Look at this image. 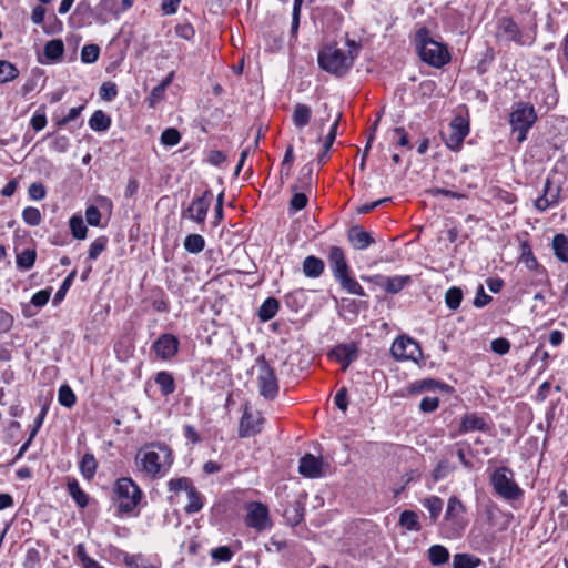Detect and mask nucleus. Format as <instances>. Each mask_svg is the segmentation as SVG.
<instances>
[{
	"instance_id": "obj_1",
	"label": "nucleus",
	"mask_w": 568,
	"mask_h": 568,
	"mask_svg": "<svg viewBox=\"0 0 568 568\" xmlns=\"http://www.w3.org/2000/svg\"><path fill=\"white\" fill-rule=\"evenodd\" d=\"M174 457L172 449L161 442L146 444L135 455V464L139 470L150 478H162L170 470Z\"/></svg>"
},
{
	"instance_id": "obj_2",
	"label": "nucleus",
	"mask_w": 568,
	"mask_h": 568,
	"mask_svg": "<svg viewBox=\"0 0 568 568\" xmlns=\"http://www.w3.org/2000/svg\"><path fill=\"white\" fill-rule=\"evenodd\" d=\"M415 45L420 59L434 67L442 68L450 61V53L447 47L429 37V30L425 27L417 30Z\"/></svg>"
},
{
	"instance_id": "obj_3",
	"label": "nucleus",
	"mask_w": 568,
	"mask_h": 568,
	"mask_svg": "<svg viewBox=\"0 0 568 568\" xmlns=\"http://www.w3.org/2000/svg\"><path fill=\"white\" fill-rule=\"evenodd\" d=\"M489 483L496 496L513 503L524 496V490L515 480V473L507 466H500L490 474Z\"/></svg>"
},
{
	"instance_id": "obj_4",
	"label": "nucleus",
	"mask_w": 568,
	"mask_h": 568,
	"mask_svg": "<svg viewBox=\"0 0 568 568\" xmlns=\"http://www.w3.org/2000/svg\"><path fill=\"white\" fill-rule=\"evenodd\" d=\"M466 507L462 500L452 496L447 503V509L442 524V534L448 539L459 538L467 527V519L465 518Z\"/></svg>"
},
{
	"instance_id": "obj_5",
	"label": "nucleus",
	"mask_w": 568,
	"mask_h": 568,
	"mask_svg": "<svg viewBox=\"0 0 568 568\" xmlns=\"http://www.w3.org/2000/svg\"><path fill=\"white\" fill-rule=\"evenodd\" d=\"M317 61L324 71L335 77H343L352 68L354 55H347L336 44H329L318 52Z\"/></svg>"
},
{
	"instance_id": "obj_6",
	"label": "nucleus",
	"mask_w": 568,
	"mask_h": 568,
	"mask_svg": "<svg viewBox=\"0 0 568 568\" xmlns=\"http://www.w3.org/2000/svg\"><path fill=\"white\" fill-rule=\"evenodd\" d=\"M256 379L260 395L267 400H274L280 390L278 379L274 368L270 365L264 355L255 359Z\"/></svg>"
},
{
	"instance_id": "obj_7",
	"label": "nucleus",
	"mask_w": 568,
	"mask_h": 568,
	"mask_svg": "<svg viewBox=\"0 0 568 568\" xmlns=\"http://www.w3.org/2000/svg\"><path fill=\"white\" fill-rule=\"evenodd\" d=\"M537 120V113L532 104L528 102H518L510 113L509 123L513 133H516V140L521 143L527 139V133Z\"/></svg>"
},
{
	"instance_id": "obj_8",
	"label": "nucleus",
	"mask_w": 568,
	"mask_h": 568,
	"mask_svg": "<svg viewBox=\"0 0 568 568\" xmlns=\"http://www.w3.org/2000/svg\"><path fill=\"white\" fill-rule=\"evenodd\" d=\"M114 493L119 504V510L122 513L132 511L142 499V490L129 477H122L116 480Z\"/></svg>"
},
{
	"instance_id": "obj_9",
	"label": "nucleus",
	"mask_w": 568,
	"mask_h": 568,
	"mask_svg": "<svg viewBox=\"0 0 568 568\" xmlns=\"http://www.w3.org/2000/svg\"><path fill=\"white\" fill-rule=\"evenodd\" d=\"M469 133V122L458 115L448 124V128L442 131L440 135L446 146L452 151H458Z\"/></svg>"
},
{
	"instance_id": "obj_10",
	"label": "nucleus",
	"mask_w": 568,
	"mask_h": 568,
	"mask_svg": "<svg viewBox=\"0 0 568 568\" xmlns=\"http://www.w3.org/2000/svg\"><path fill=\"white\" fill-rule=\"evenodd\" d=\"M134 3V0H100L97 4L93 16L99 24H106L110 17L118 19L121 13L129 10Z\"/></svg>"
},
{
	"instance_id": "obj_11",
	"label": "nucleus",
	"mask_w": 568,
	"mask_h": 568,
	"mask_svg": "<svg viewBox=\"0 0 568 568\" xmlns=\"http://www.w3.org/2000/svg\"><path fill=\"white\" fill-rule=\"evenodd\" d=\"M390 352L398 361L412 359L416 362L422 355L419 344L408 336L397 337L392 344Z\"/></svg>"
},
{
	"instance_id": "obj_12",
	"label": "nucleus",
	"mask_w": 568,
	"mask_h": 568,
	"mask_svg": "<svg viewBox=\"0 0 568 568\" xmlns=\"http://www.w3.org/2000/svg\"><path fill=\"white\" fill-rule=\"evenodd\" d=\"M247 514L245 516V524L247 527L263 531L271 527L268 516V508L262 503L253 501L246 505Z\"/></svg>"
},
{
	"instance_id": "obj_13",
	"label": "nucleus",
	"mask_w": 568,
	"mask_h": 568,
	"mask_svg": "<svg viewBox=\"0 0 568 568\" xmlns=\"http://www.w3.org/2000/svg\"><path fill=\"white\" fill-rule=\"evenodd\" d=\"M362 280L372 282L375 285L383 287L387 293L390 294H397L412 281L409 275H396L387 277L379 274L374 276H362Z\"/></svg>"
},
{
	"instance_id": "obj_14",
	"label": "nucleus",
	"mask_w": 568,
	"mask_h": 568,
	"mask_svg": "<svg viewBox=\"0 0 568 568\" xmlns=\"http://www.w3.org/2000/svg\"><path fill=\"white\" fill-rule=\"evenodd\" d=\"M561 193V185L555 183L554 180L548 176L545 181L542 194L536 199L535 207L545 212L550 206L557 205Z\"/></svg>"
},
{
	"instance_id": "obj_15",
	"label": "nucleus",
	"mask_w": 568,
	"mask_h": 568,
	"mask_svg": "<svg viewBox=\"0 0 568 568\" xmlns=\"http://www.w3.org/2000/svg\"><path fill=\"white\" fill-rule=\"evenodd\" d=\"M263 423L264 418L261 413H253L248 406H245L240 420L239 436L245 438L258 434L262 430Z\"/></svg>"
},
{
	"instance_id": "obj_16",
	"label": "nucleus",
	"mask_w": 568,
	"mask_h": 568,
	"mask_svg": "<svg viewBox=\"0 0 568 568\" xmlns=\"http://www.w3.org/2000/svg\"><path fill=\"white\" fill-rule=\"evenodd\" d=\"M326 467H328V464L324 463L322 457L305 454L300 459L298 473L306 478H320L324 476Z\"/></svg>"
},
{
	"instance_id": "obj_17",
	"label": "nucleus",
	"mask_w": 568,
	"mask_h": 568,
	"mask_svg": "<svg viewBox=\"0 0 568 568\" xmlns=\"http://www.w3.org/2000/svg\"><path fill=\"white\" fill-rule=\"evenodd\" d=\"M180 342L173 334H162L153 344L152 348L155 354L164 361L174 357L179 351Z\"/></svg>"
},
{
	"instance_id": "obj_18",
	"label": "nucleus",
	"mask_w": 568,
	"mask_h": 568,
	"mask_svg": "<svg viewBox=\"0 0 568 568\" xmlns=\"http://www.w3.org/2000/svg\"><path fill=\"white\" fill-rule=\"evenodd\" d=\"M497 38L504 41H513L517 44H524L521 31L517 23L509 17H501L497 23Z\"/></svg>"
},
{
	"instance_id": "obj_19",
	"label": "nucleus",
	"mask_w": 568,
	"mask_h": 568,
	"mask_svg": "<svg viewBox=\"0 0 568 568\" xmlns=\"http://www.w3.org/2000/svg\"><path fill=\"white\" fill-rule=\"evenodd\" d=\"M328 356L341 363L343 371H345L357 358L358 348L354 343L339 344L329 352Z\"/></svg>"
},
{
	"instance_id": "obj_20",
	"label": "nucleus",
	"mask_w": 568,
	"mask_h": 568,
	"mask_svg": "<svg viewBox=\"0 0 568 568\" xmlns=\"http://www.w3.org/2000/svg\"><path fill=\"white\" fill-rule=\"evenodd\" d=\"M211 197L212 193L205 191L202 196L195 199L186 211L189 217L197 223H203L211 204Z\"/></svg>"
},
{
	"instance_id": "obj_21",
	"label": "nucleus",
	"mask_w": 568,
	"mask_h": 568,
	"mask_svg": "<svg viewBox=\"0 0 568 568\" xmlns=\"http://www.w3.org/2000/svg\"><path fill=\"white\" fill-rule=\"evenodd\" d=\"M328 263L335 278L349 272L345 254L339 246L329 248Z\"/></svg>"
},
{
	"instance_id": "obj_22",
	"label": "nucleus",
	"mask_w": 568,
	"mask_h": 568,
	"mask_svg": "<svg viewBox=\"0 0 568 568\" xmlns=\"http://www.w3.org/2000/svg\"><path fill=\"white\" fill-rule=\"evenodd\" d=\"M347 237L355 250H365L375 242L371 234L358 225L348 230Z\"/></svg>"
},
{
	"instance_id": "obj_23",
	"label": "nucleus",
	"mask_w": 568,
	"mask_h": 568,
	"mask_svg": "<svg viewBox=\"0 0 568 568\" xmlns=\"http://www.w3.org/2000/svg\"><path fill=\"white\" fill-rule=\"evenodd\" d=\"M474 430L487 432L488 424L476 414H467L463 417L459 425V434H466Z\"/></svg>"
},
{
	"instance_id": "obj_24",
	"label": "nucleus",
	"mask_w": 568,
	"mask_h": 568,
	"mask_svg": "<svg viewBox=\"0 0 568 568\" xmlns=\"http://www.w3.org/2000/svg\"><path fill=\"white\" fill-rule=\"evenodd\" d=\"M312 109L304 103H297L292 113V122L297 129H303L311 122Z\"/></svg>"
},
{
	"instance_id": "obj_25",
	"label": "nucleus",
	"mask_w": 568,
	"mask_h": 568,
	"mask_svg": "<svg viewBox=\"0 0 568 568\" xmlns=\"http://www.w3.org/2000/svg\"><path fill=\"white\" fill-rule=\"evenodd\" d=\"M324 262L320 257L310 255L303 261V273L306 277L317 278L324 272Z\"/></svg>"
},
{
	"instance_id": "obj_26",
	"label": "nucleus",
	"mask_w": 568,
	"mask_h": 568,
	"mask_svg": "<svg viewBox=\"0 0 568 568\" xmlns=\"http://www.w3.org/2000/svg\"><path fill=\"white\" fill-rule=\"evenodd\" d=\"M551 247L558 261L568 263V236L566 234H556L552 239Z\"/></svg>"
},
{
	"instance_id": "obj_27",
	"label": "nucleus",
	"mask_w": 568,
	"mask_h": 568,
	"mask_svg": "<svg viewBox=\"0 0 568 568\" xmlns=\"http://www.w3.org/2000/svg\"><path fill=\"white\" fill-rule=\"evenodd\" d=\"M449 551L443 545H433L427 550V558L429 562L435 566H442L449 560Z\"/></svg>"
},
{
	"instance_id": "obj_28",
	"label": "nucleus",
	"mask_w": 568,
	"mask_h": 568,
	"mask_svg": "<svg viewBox=\"0 0 568 568\" xmlns=\"http://www.w3.org/2000/svg\"><path fill=\"white\" fill-rule=\"evenodd\" d=\"M284 517L291 526H297L304 518V504L301 500L293 501L284 510Z\"/></svg>"
},
{
	"instance_id": "obj_29",
	"label": "nucleus",
	"mask_w": 568,
	"mask_h": 568,
	"mask_svg": "<svg viewBox=\"0 0 568 568\" xmlns=\"http://www.w3.org/2000/svg\"><path fill=\"white\" fill-rule=\"evenodd\" d=\"M89 126L95 132H104L111 126V118L104 111L97 110L89 119Z\"/></svg>"
},
{
	"instance_id": "obj_30",
	"label": "nucleus",
	"mask_w": 568,
	"mask_h": 568,
	"mask_svg": "<svg viewBox=\"0 0 568 568\" xmlns=\"http://www.w3.org/2000/svg\"><path fill=\"white\" fill-rule=\"evenodd\" d=\"M155 383L159 385L161 394L169 396L175 390L174 377L171 373L161 371L154 377Z\"/></svg>"
},
{
	"instance_id": "obj_31",
	"label": "nucleus",
	"mask_w": 568,
	"mask_h": 568,
	"mask_svg": "<svg viewBox=\"0 0 568 568\" xmlns=\"http://www.w3.org/2000/svg\"><path fill=\"white\" fill-rule=\"evenodd\" d=\"M343 290L348 292L349 294L358 295V296H365V292L361 284L349 275V272L346 274H343L335 278Z\"/></svg>"
},
{
	"instance_id": "obj_32",
	"label": "nucleus",
	"mask_w": 568,
	"mask_h": 568,
	"mask_svg": "<svg viewBox=\"0 0 568 568\" xmlns=\"http://www.w3.org/2000/svg\"><path fill=\"white\" fill-rule=\"evenodd\" d=\"M280 303L275 297L266 298L258 310V317L262 322L272 320L278 312Z\"/></svg>"
},
{
	"instance_id": "obj_33",
	"label": "nucleus",
	"mask_w": 568,
	"mask_h": 568,
	"mask_svg": "<svg viewBox=\"0 0 568 568\" xmlns=\"http://www.w3.org/2000/svg\"><path fill=\"white\" fill-rule=\"evenodd\" d=\"M68 491L73 498V500L77 503V505L81 508H84L88 506L89 497L88 495L81 489L79 483L77 479H68Z\"/></svg>"
},
{
	"instance_id": "obj_34",
	"label": "nucleus",
	"mask_w": 568,
	"mask_h": 568,
	"mask_svg": "<svg viewBox=\"0 0 568 568\" xmlns=\"http://www.w3.org/2000/svg\"><path fill=\"white\" fill-rule=\"evenodd\" d=\"M98 463L91 453H85L80 462V470L82 476L90 480L94 477Z\"/></svg>"
},
{
	"instance_id": "obj_35",
	"label": "nucleus",
	"mask_w": 568,
	"mask_h": 568,
	"mask_svg": "<svg viewBox=\"0 0 568 568\" xmlns=\"http://www.w3.org/2000/svg\"><path fill=\"white\" fill-rule=\"evenodd\" d=\"M399 525L409 531H419L422 529L418 515L413 510H404L400 514Z\"/></svg>"
},
{
	"instance_id": "obj_36",
	"label": "nucleus",
	"mask_w": 568,
	"mask_h": 568,
	"mask_svg": "<svg viewBox=\"0 0 568 568\" xmlns=\"http://www.w3.org/2000/svg\"><path fill=\"white\" fill-rule=\"evenodd\" d=\"M481 560L470 554H456L453 557V568H476Z\"/></svg>"
},
{
	"instance_id": "obj_37",
	"label": "nucleus",
	"mask_w": 568,
	"mask_h": 568,
	"mask_svg": "<svg viewBox=\"0 0 568 568\" xmlns=\"http://www.w3.org/2000/svg\"><path fill=\"white\" fill-rule=\"evenodd\" d=\"M64 44L60 39H53L45 43L44 54L49 60H58L63 55Z\"/></svg>"
},
{
	"instance_id": "obj_38",
	"label": "nucleus",
	"mask_w": 568,
	"mask_h": 568,
	"mask_svg": "<svg viewBox=\"0 0 568 568\" xmlns=\"http://www.w3.org/2000/svg\"><path fill=\"white\" fill-rule=\"evenodd\" d=\"M184 248L192 254H197L204 250L205 240L200 234H189L184 239Z\"/></svg>"
},
{
	"instance_id": "obj_39",
	"label": "nucleus",
	"mask_w": 568,
	"mask_h": 568,
	"mask_svg": "<svg viewBox=\"0 0 568 568\" xmlns=\"http://www.w3.org/2000/svg\"><path fill=\"white\" fill-rule=\"evenodd\" d=\"M187 504L185 505L184 509L187 514H194V513H197L202 509L203 507V497L202 495L197 491V489L195 487H193L192 489H190V491L187 493Z\"/></svg>"
},
{
	"instance_id": "obj_40",
	"label": "nucleus",
	"mask_w": 568,
	"mask_h": 568,
	"mask_svg": "<svg viewBox=\"0 0 568 568\" xmlns=\"http://www.w3.org/2000/svg\"><path fill=\"white\" fill-rule=\"evenodd\" d=\"M423 505L429 511L432 521L436 523L443 509V500L437 496H430L423 501Z\"/></svg>"
},
{
	"instance_id": "obj_41",
	"label": "nucleus",
	"mask_w": 568,
	"mask_h": 568,
	"mask_svg": "<svg viewBox=\"0 0 568 568\" xmlns=\"http://www.w3.org/2000/svg\"><path fill=\"white\" fill-rule=\"evenodd\" d=\"M18 77L19 70L13 63L7 60H0V83L10 82Z\"/></svg>"
},
{
	"instance_id": "obj_42",
	"label": "nucleus",
	"mask_w": 568,
	"mask_h": 568,
	"mask_svg": "<svg viewBox=\"0 0 568 568\" xmlns=\"http://www.w3.org/2000/svg\"><path fill=\"white\" fill-rule=\"evenodd\" d=\"M463 301V291L457 286L448 288L445 293V303L452 311L457 310Z\"/></svg>"
},
{
	"instance_id": "obj_43",
	"label": "nucleus",
	"mask_w": 568,
	"mask_h": 568,
	"mask_svg": "<svg viewBox=\"0 0 568 568\" xmlns=\"http://www.w3.org/2000/svg\"><path fill=\"white\" fill-rule=\"evenodd\" d=\"M70 231L74 239L84 240L87 236L88 229L83 222V219L79 215H73L70 221Z\"/></svg>"
},
{
	"instance_id": "obj_44",
	"label": "nucleus",
	"mask_w": 568,
	"mask_h": 568,
	"mask_svg": "<svg viewBox=\"0 0 568 568\" xmlns=\"http://www.w3.org/2000/svg\"><path fill=\"white\" fill-rule=\"evenodd\" d=\"M36 260L37 252L27 248L17 255V266L22 270H30L33 267Z\"/></svg>"
},
{
	"instance_id": "obj_45",
	"label": "nucleus",
	"mask_w": 568,
	"mask_h": 568,
	"mask_svg": "<svg viewBox=\"0 0 568 568\" xmlns=\"http://www.w3.org/2000/svg\"><path fill=\"white\" fill-rule=\"evenodd\" d=\"M312 166L310 164L304 165L300 171L296 183L292 185V190L298 191L300 189L304 190L310 187L312 183Z\"/></svg>"
},
{
	"instance_id": "obj_46",
	"label": "nucleus",
	"mask_w": 568,
	"mask_h": 568,
	"mask_svg": "<svg viewBox=\"0 0 568 568\" xmlns=\"http://www.w3.org/2000/svg\"><path fill=\"white\" fill-rule=\"evenodd\" d=\"M58 400L60 403V405L67 407V408H71L74 406L75 402H77V397H75V394L73 393V390L71 389V387L67 384L60 386L59 388V393H58Z\"/></svg>"
},
{
	"instance_id": "obj_47",
	"label": "nucleus",
	"mask_w": 568,
	"mask_h": 568,
	"mask_svg": "<svg viewBox=\"0 0 568 568\" xmlns=\"http://www.w3.org/2000/svg\"><path fill=\"white\" fill-rule=\"evenodd\" d=\"M75 275H77V271L73 270L63 280L61 286L59 287V290L57 291V293H55V295L53 297V305H58V304H60L64 300L69 288L71 287L72 283H73V281L75 278Z\"/></svg>"
},
{
	"instance_id": "obj_48",
	"label": "nucleus",
	"mask_w": 568,
	"mask_h": 568,
	"mask_svg": "<svg viewBox=\"0 0 568 568\" xmlns=\"http://www.w3.org/2000/svg\"><path fill=\"white\" fill-rule=\"evenodd\" d=\"M456 454L457 458L459 459L460 464L467 468L471 469L474 467L473 463L466 458L465 450L463 448L462 443H456L454 445L446 447V455H454Z\"/></svg>"
},
{
	"instance_id": "obj_49",
	"label": "nucleus",
	"mask_w": 568,
	"mask_h": 568,
	"mask_svg": "<svg viewBox=\"0 0 568 568\" xmlns=\"http://www.w3.org/2000/svg\"><path fill=\"white\" fill-rule=\"evenodd\" d=\"M455 470L456 467L452 465L447 458H444L439 460L438 464L436 465L433 477L435 480H440Z\"/></svg>"
},
{
	"instance_id": "obj_50",
	"label": "nucleus",
	"mask_w": 568,
	"mask_h": 568,
	"mask_svg": "<svg viewBox=\"0 0 568 568\" xmlns=\"http://www.w3.org/2000/svg\"><path fill=\"white\" fill-rule=\"evenodd\" d=\"M22 220L30 226H37L41 223L42 217L39 209L28 206L22 211Z\"/></svg>"
},
{
	"instance_id": "obj_51",
	"label": "nucleus",
	"mask_w": 568,
	"mask_h": 568,
	"mask_svg": "<svg viewBox=\"0 0 568 568\" xmlns=\"http://www.w3.org/2000/svg\"><path fill=\"white\" fill-rule=\"evenodd\" d=\"M100 48L98 44H85L81 50V61L83 63H93L99 59Z\"/></svg>"
},
{
	"instance_id": "obj_52",
	"label": "nucleus",
	"mask_w": 568,
	"mask_h": 568,
	"mask_svg": "<svg viewBox=\"0 0 568 568\" xmlns=\"http://www.w3.org/2000/svg\"><path fill=\"white\" fill-rule=\"evenodd\" d=\"M168 487L170 491L180 493V491H186V494L192 489L194 486L192 485L191 480L186 477H181L176 479H171L168 483Z\"/></svg>"
},
{
	"instance_id": "obj_53",
	"label": "nucleus",
	"mask_w": 568,
	"mask_h": 568,
	"mask_svg": "<svg viewBox=\"0 0 568 568\" xmlns=\"http://www.w3.org/2000/svg\"><path fill=\"white\" fill-rule=\"evenodd\" d=\"M108 245V237L106 236H100L95 239L89 248V258L90 260H97L99 255L106 248Z\"/></svg>"
},
{
	"instance_id": "obj_54",
	"label": "nucleus",
	"mask_w": 568,
	"mask_h": 568,
	"mask_svg": "<svg viewBox=\"0 0 568 568\" xmlns=\"http://www.w3.org/2000/svg\"><path fill=\"white\" fill-rule=\"evenodd\" d=\"M181 140L180 132L174 128L165 129L161 134V143L166 146H174Z\"/></svg>"
},
{
	"instance_id": "obj_55",
	"label": "nucleus",
	"mask_w": 568,
	"mask_h": 568,
	"mask_svg": "<svg viewBox=\"0 0 568 568\" xmlns=\"http://www.w3.org/2000/svg\"><path fill=\"white\" fill-rule=\"evenodd\" d=\"M124 562L130 568H156L140 555H126Z\"/></svg>"
},
{
	"instance_id": "obj_56",
	"label": "nucleus",
	"mask_w": 568,
	"mask_h": 568,
	"mask_svg": "<svg viewBox=\"0 0 568 568\" xmlns=\"http://www.w3.org/2000/svg\"><path fill=\"white\" fill-rule=\"evenodd\" d=\"M211 557L219 562H229L233 557V551L227 546H221L211 550Z\"/></svg>"
},
{
	"instance_id": "obj_57",
	"label": "nucleus",
	"mask_w": 568,
	"mask_h": 568,
	"mask_svg": "<svg viewBox=\"0 0 568 568\" xmlns=\"http://www.w3.org/2000/svg\"><path fill=\"white\" fill-rule=\"evenodd\" d=\"M50 296H51V288L50 287L44 288V290H41V291H38L37 293H34L33 296L31 297L30 303L34 307L41 308L49 302Z\"/></svg>"
},
{
	"instance_id": "obj_58",
	"label": "nucleus",
	"mask_w": 568,
	"mask_h": 568,
	"mask_svg": "<svg viewBox=\"0 0 568 568\" xmlns=\"http://www.w3.org/2000/svg\"><path fill=\"white\" fill-rule=\"evenodd\" d=\"M118 95V87L114 82H104L100 88V97L105 101H112Z\"/></svg>"
},
{
	"instance_id": "obj_59",
	"label": "nucleus",
	"mask_w": 568,
	"mask_h": 568,
	"mask_svg": "<svg viewBox=\"0 0 568 568\" xmlns=\"http://www.w3.org/2000/svg\"><path fill=\"white\" fill-rule=\"evenodd\" d=\"M490 348L498 355H505L510 349V342L505 337H499L491 341Z\"/></svg>"
},
{
	"instance_id": "obj_60",
	"label": "nucleus",
	"mask_w": 568,
	"mask_h": 568,
	"mask_svg": "<svg viewBox=\"0 0 568 568\" xmlns=\"http://www.w3.org/2000/svg\"><path fill=\"white\" fill-rule=\"evenodd\" d=\"M29 196L34 201L43 200L47 195L45 186L41 182H33L28 189Z\"/></svg>"
},
{
	"instance_id": "obj_61",
	"label": "nucleus",
	"mask_w": 568,
	"mask_h": 568,
	"mask_svg": "<svg viewBox=\"0 0 568 568\" xmlns=\"http://www.w3.org/2000/svg\"><path fill=\"white\" fill-rule=\"evenodd\" d=\"M175 33L178 37L190 41L194 38L195 30L191 23L185 22V23L178 24L175 27Z\"/></svg>"
},
{
	"instance_id": "obj_62",
	"label": "nucleus",
	"mask_w": 568,
	"mask_h": 568,
	"mask_svg": "<svg viewBox=\"0 0 568 568\" xmlns=\"http://www.w3.org/2000/svg\"><path fill=\"white\" fill-rule=\"evenodd\" d=\"M491 296L485 293L484 286L479 285L476 291V296L474 298V306L477 308H481L491 302Z\"/></svg>"
},
{
	"instance_id": "obj_63",
	"label": "nucleus",
	"mask_w": 568,
	"mask_h": 568,
	"mask_svg": "<svg viewBox=\"0 0 568 568\" xmlns=\"http://www.w3.org/2000/svg\"><path fill=\"white\" fill-rule=\"evenodd\" d=\"M13 316L3 308H0V334L7 333L13 326Z\"/></svg>"
},
{
	"instance_id": "obj_64",
	"label": "nucleus",
	"mask_w": 568,
	"mask_h": 568,
	"mask_svg": "<svg viewBox=\"0 0 568 568\" xmlns=\"http://www.w3.org/2000/svg\"><path fill=\"white\" fill-rule=\"evenodd\" d=\"M294 192L295 193L293 194L290 202L291 207L294 209L295 211H301L307 205V196L303 192Z\"/></svg>"
}]
</instances>
